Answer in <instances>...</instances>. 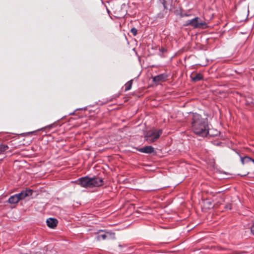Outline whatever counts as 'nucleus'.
Instances as JSON below:
<instances>
[{
	"label": "nucleus",
	"mask_w": 254,
	"mask_h": 254,
	"mask_svg": "<svg viewBox=\"0 0 254 254\" xmlns=\"http://www.w3.org/2000/svg\"><path fill=\"white\" fill-rule=\"evenodd\" d=\"M191 125L192 130L195 134L202 137H205L208 134V121L200 115L192 113Z\"/></svg>",
	"instance_id": "1"
},
{
	"label": "nucleus",
	"mask_w": 254,
	"mask_h": 254,
	"mask_svg": "<svg viewBox=\"0 0 254 254\" xmlns=\"http://www.w3.org/2000/svg\"><path fill=\"white\" fill-rule=\"evenodd\" d=\"M162 133V130L159 129H152L146 132L144 135L145 139L148 143H153L155 142Z\"/></svg>",
	"instance_id": "2"
},
{
	"label": "nucleus",
	"mask_w": 254,
	"mask_h": 254,
	"mask_svg": "<svg viewBox=\"0 0 254 254\" xmlns=\"http://www.w3.org/2000/svg\"><path fill=\"white\" fill-rule=\"evenodd\" d=\"M205 25H206V23L203 22L198 17H195L191 19L188 20L183 24L184 26H190L194 28H197Z\"/></svg>",
	"instance_id": "3"
},
{
	"label": "nucleus",
	"mask_w": 254,
	"mask_h": 254,
	"mask_svg": "<svg viewBox=\"0 0 254 254\" xmlns=\"http://www.w3.org/2000/svg\"><path fill=\"white\" fill-rule=\"evenodd\" d=\"M97 240H104L107 239H115V233L111 232H105L103 230H99L96 236Z\"/></svg>",
	"instance_id": "4"
},
{
	"label": "nucleus",
	"mask_w": 254,
	"mask_h": 254,
	"mask_svg": "<svg viewBox=\"0 0 254 254\" xmlns=\"http://www.w3.org/2000/svg\"><path fill=\"white\" fill-rule=\"evenodd\" d=\"M77 183L81 187L90 188V178L88 176L80 178L77 181Z\"/></svg>",
	"instance_id": "5"
},
{
	"label": "nucleus",
	"mask_w": 254,
	"mask_h": 254,
	"mask_svg": "<svg viewBox=\"0 0 254 254\" xmlns=\"http://www.w3.org/2000/svg\"><path fill=\"white\" fill-rule=\"evenodd\" d=\"M90 188L93 187H99L103 185V180L99 177L90 178Z\"/></svg>",
	"instance_id": "6"
},
{
	"label": "nucleus",
	"mask_w": 254,
	"mask_h": 254,
	"mask_svg": "<svg viewBox=\"0 0 254 254\" xmlns=\"http://www.w3.org/2000/svg\"><path fill=\"white\" fill-rule=\"evenodd\" d=\"M33 191L32 190L28 189L21 191V192L16 193L17 196L19 197V200L24 199L27 196H31L32 194Z\"/></svg>",
	"instance_id": "7"
},
{
	"label": "nucleus",
	"mask_w": 254,
	"mask_h": 254,
	"mask_svg": "<svg viewBox=\"0 0 254 254\" xmlns=\"http://www.w3.org/2000/svg\"><path fill=\"white\" fill-rule=\"evenodd\" d=\"M138 151L142 153L150 154L154 151V149L152 146H145L139 148Z\"/></svg>",
	"instance_id": "8"
},
{
	"label": "nucleus",
	"mask_w": 254,
	"mask_h": 254,
	"mask_svg": "<svg viewBox=\"0 0 254 254\" xmlns=\"http://www.w3.org/2000/svg\"><path fill=\"white\" fill-rule=\"evenodd\" d=\"M47 226L51 228H55L58 223V221L56 219L50 218L46 221Z\"/></svg>",
	"instance_id": "9"
},
{
	"label": "nucleus",
	"mask_w": 254,
	"mask_h": 254,
	"mask_svg": "<svg viewBox=\"0 0 254 254\" xmlns=\"http://www.w3.org/2000/svg\"><path fill=\"white\" fill-rule=\"evenodd\" d=\"M167 76L165 73H162L159 74L158 75L155 76L153 78V81L155 82H160V81H163L165 80V79L167 78Z\"/></svg>",
	"instance_id": "10"
},
{
	"label": "nucleus",
	"mask_w": 254,
	"mask_h": 254,
	"mask_svg": "<svg viewBox=\"0 0 254 254\" xmlns=\"http://www.w3.org/2000/svg\"><path fill=\"white\" fill-rule=\"evenodd\" d=\"M19 201V197L17 196L16 194L11 196L8 200V202L10 204L17 203Z\"/></svg>",
	"instance_id": "11"
},
{
	"label": "nucleus",
	"mask_w": 254,
	"mask_h": 254,
	"mask_svg": "<svg viewBox=\"0 0 254 254\" xmlns=\"http://www.w3.org/2000/svg\"><path fill=\"white\" fill-rule=\"evenodd\" d=\"M203 78V75L200 73H197L194 76L191 77L192 80L196 82L201 80Z\"/></svg>",
	"instance_id": "12"
},
{
	"label": "nucleus",
	"mask_w": 254,
	"mask_h": 254,
	"mask_svg": "<svg viewBox=\"0 0 254 254\" xmlns=\"http://www.w3.org/2000/svg\"><path fill=\"white\" fill-rule=\"evenodd\" d=\"M252 160V158L249 156H245L244 157H241V161L242 163L244 165L245 163H249L251 162Z\"/></svg>",
	"instance_id": "13"
},
{
	"label": "nucleus",
	"mask_w": 254,
	"mask_h": 254,
	"mask_svg": "<svg viewBox=\"0 0 254 254\" xmlns=\"http://www.w3.org/2000/svg\"><path fill=\"white\" fill-rule=\"evenodd\" d=\"M57 125V122H55L53 124H52L51 125H48L45 127L41 128L40 130H44L46 129H50L52 128L55 127Z\"/></svg>",
	"instance_id": "14"
},
{
	"label": "nucleus",
	"mask_w": 254,
	"mask_h": 254,
	"mask_svg": "<svg viewBox=\"0 0 254 254\" xmlns=\"http://www.w3.org/2000/svg\"><path fill=\"white\" fill-rule=\"evenodd\" d=\"M132 80H130L128 81L126 84H125V91H128L129 90L132 86Z\"/></svg>",
	"instance_id": "15"
},
{
	"label": "nucleus",
	"mask_w": 254,
	"mask_h": 254,
	"mask_svg": "<svg viewBox=\"0 0 254 254\" xmlns=\"http://www.w3.org/2000/svg\"><path fill=\"white\" fill-rule=\"evenodd\" d=\"M8 149V146L6 145L0 144V154L4 152Z\"/></svg>",
	"instance_id": "16"
},
{
	"label": "nucleus",
	"mask_w": 254,
	"mask_h": 254,
	"mask_svg": "<svg viewBox=\"0 0 254 254\" xmlns=\"http://www.w3.org/2000/svg\"><path fill=\"white\" fill-rule=\"evenodd\" d=\"M190 15H191V14L187 13V12H184L182 11L180 13V16L181 17H189V16H190Z\"/></svg>",
	"instance_id": "17"
},
{
	"label": "nucleus",
	"mask_w": 254,
	"mask_h": 254,
	"mask_svg": "<svg viewBox=\"0 0 254 254\" xmlns=\"http://www.w3.org/2000/svg\"><path fill=\"white\" fill-rule=\"evenodd\" d=\"M131 33L132 34L133 36H135L137 34V30L136 28L133 27L130 30Z\"/></svg>",
	"instance_id": "18"
},
{
	"label": "nucleus",
	"mask_w": 254,
	"mask_h": 254,
	"mask_svg": "<svg viewBox=\"0 0 254 254\" xmlns=\"http://www.w3.org/2000/svg\"><path fill=\"white\" fill-rule=\"evenodd\" d=\"M43 251L44 252V250H43ZM44 252H41L40 251H36V252H31L30 254H44Z\"/></svg>",
	"instance_id": "19"
},
{
	"label": "nucleus",
	"mask_w": 254,
	"mask_h": 254,
	"mask_svg": "<svg viewBox=\"0 0 254 254\" xmlns=\"http://www.w3.org/2000/svg\"><path fill=\"white\" fill-rule=\"evenodd\" d=\"M251 231L252 233L254 235V225L253 224L251 228Z\"/></svg>",
	"instance_id": "20"
},
{
	"label": "nucleus",
	"mask_w": 254,
	"mask_h": 254,
	"mask_svg": "<svg viewBox=\"0 0 254 254\" xmlns=\"http://www.w3.org/2000/svg\"><path fill=\"white\" fill-rule=\"evenodd\" d=\"M251 161L254 163V159L252 158Z\"/></svg>",
	"instance_id": "21"
},
{
	"label": "nucleus",
	"mask_w": 254,
	"mask_h": 254,
	"mask_svg": "<svg viewBox=\"0 0 254 254\" xmlns=\"http://www.w3.org/2000/svg\"><path fill=\"white\" fill-rule=\"evenodd\" d=\"M164 51H165V49H164V48L162 49V52H164Z\"/></svg>",
	"instance_id": "22"
},
{
	"label": "nucleus",
	"mask_w": 254,
	"mask_h": 254,
	"mask_svg": "<svg viewBox=\"0 0 254 254\" xmlns=\"http://www.w3.org/2000/svg\"><path fill=\"white\" fill-rule=\"evenodd\" d=\"M33 132H28L27 133H32Z\"/></svg>",
	"instance_id": "23"
},
{
	"label": "nucleus",
	"mask_w": 254,
	"mask_h": 254,
	"mask_svg": "<svg viewBox=\"0 0 254 254\" xmlns=\"http://www.w3.org/2000/svg\"><path fill=\"white\" fill-rule=\"evenodd\" d=\"M119 247H122V246H121V245H119Z\"/></svg>",
	"instance_id": "24"
}]
</instances>
